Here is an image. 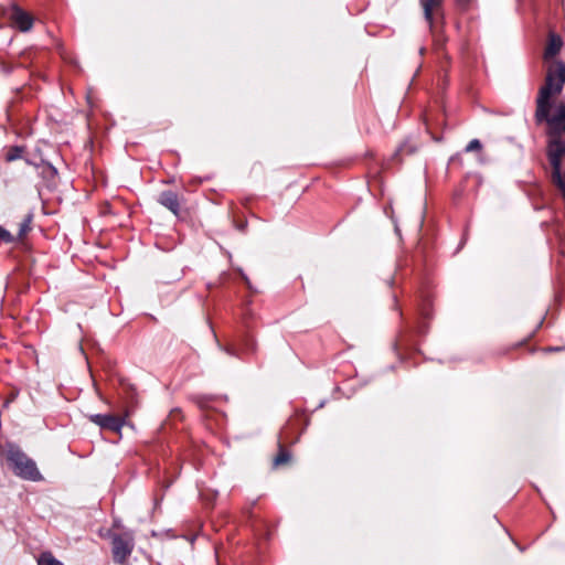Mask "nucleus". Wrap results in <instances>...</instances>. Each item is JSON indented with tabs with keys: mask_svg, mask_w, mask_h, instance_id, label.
I'll use <instances>...</instances> for the list:
<instances>
[{
	"mask_svg": "<svg viewBox=\"0 0 565 565\" xmlns=\"http://www.w3.org/2000/svg\"><path fill=\"white\" fill-rule=\"evenodd\" d=\"M548 125V159L552 167V181L561 191L565 200V103L561 102L551 109H546L544 120Z\"/></svg>",
	"mask_w": 565,
	"mask_h": 565,
	"instance_id": "1",
	"label": "nucleus"
},
{
	"mask_svg": "<svg viewBox=\"0 0 565 565\" xmlns=\"http://www.w3.org/2000/svg\"><path fill=\"white\" fill-rule=\"evenodd\" d=\"M4 457L12 472L23 479L30 481H41L43 479L38 466L22 449L14 444H7Z\"/></svg>",
	"mask_w": 565,
	"mask_h": 565,
	"instance_id": "2",
	"label": "nucleus"
},
{
	"mask_svg": "<svg viewBox=\"0 0 565 565\" xmlns=\"http://www.w3.org/2000/svg\"><path fill=\"white\" fill-rule=\"evenodd\" d=\"M564 78L562 74L556 71V62H554L548 68L546 83L540 89L536 99L535 120L537 124L543 122L544 118H546V109L552 108L550 99L552 95L558 94L562 90Z\"/></svg>",
	"mask_w": 565,
	"mask_h": 565,
	"instance_id": "3",
	"label": "nucleus"
},
{
	"mask_svg": "<svg viewBox=\"0 0 565 565\" xmlns=\"http://www.w3.org/2000/svg\"><path fill=\"white\" fill-rule=\"evenodd\" d=\"M135 547L134 536L130 533L115 534L111 537V552L114 562L126 565Z\"/></svg>",
	"mask_w": 565,
	"mask_h": 565,
	"instance_id": "4",
	"label": "nucleus"
},
{
	"mask_svg": "<svg viewBox=\"0 0 565 565\" xmlns=\"http://www.w3.org/2000/svg\"><path fill=\"white\" fill-rule=\"evenodd\" d=\"M443 2L444 0H426V21L429 22L435 38L439 35L444 22Z\"/></svg>",
	"mask_w": 565,
	"mask_h": 565,
	"instance_id": "5",
	"label": "nucleus"
},
{
	"mask_svg": "<svg viewBox=\"0 0 565 565\" xmlns=\"http://www.w3.org/2000/svg\"><path fill=\"white\" fill-rule=\"evenodd\" d=\"M87 417L104 430L119 433L124 426V418L113 414H92Z\"/></svg>",
	"mask_w": 565,
	"mask_h": 565,
	"instance_id": "6",
	"label": "nucleus"
},
{
	"mask_svg": "<svg viewBox=\"0 0 565 565\" xmlns=\"http://www.w3.org/2000/svg\"><path fill=\"white\" fill-rule=\"evenodd\" d=\"M158 202L175 216H180L181 201L175 192L171 190L162 191L158 196Z\"/></svg>",
	"mask_w": 565,
	"mask_h": 565,
	"instance_id": "7",
	"label": "nucleus"
},
{
	"mask_svg": "<svg viewBox=\"0 0 565 565\" xmlns=\"http://www.w3.org/2000/svg\"><path fill=\"white\" fill-rule=\"evenodd\" d=\"M12 21L14 25L22 32H28L33 26V18L31 14L18 7L13 8Z\"/></svg>",
	"mask_w": 565,
	"mask_h": 565,
	"instance_id": "8",
	"label": "nucleus"
},
{
	"mask_svg": "<svg viewBox=\"0 0 565 565\" xmlns=\"http://www.w3.org/2000/svg\"><path fill=\"white\" fill-rule=\"evenodd\" d=\"M562 45H563V41L558 35H556L554 33L550 34L548 43L545 49V57L550 58V57L555 56L561 51Z\"/></svg>",
	"mask_w": 565,
	"mask_h": 565,
	"instance_id": "9",
	"label": "nucleus"
},
{
	"mask_svg": "<svg viewBox=\"0 0 565 565\" xmlns=\"http://www.w3.org/2000/svg\"><path fill=\"white\" fill-rule=\"evenodd\" d=\"M291 460L290 451L285 448L281 444H279L278 454L275 456L273 460L274 467H279L289 463Z\"/></svg>",
	"mask_w": 565,
	"mask_h": 565,
	"instance_id": "10",
	"label": "nucleus"
},
{
	"mask_svg": "<svg viewBox=\"0 0 565 565\" xmlns=\"http://www.w3.org/2000/svg\"><path fill=\"white\" fill-rule=\"evenodd\" d=\"M25 151V148L23 146H11L8 148L4 158L7 162H12L14 160H18L22 157L23 152Z\"/></svg>",
	"mask_w": 565,
	"mask_h": 565,
	"instance_id": "11",
	"label": "nucleus"
},
{
	"mask_svg": "<svg viewBox=\"0 0 565 565\" xmlns=\"http://www.w3.org/2000/svg\"><path fill=\"white\" fill-rule=\"evenodd\" d=\"M38 565H64L51 552H43L38 558Z\"/></svg>",
	"mask_w": 565,
	"mask_h": 565,
	"instance_id": "12",
	"label": "nucleus"
},
{
	"mask_svg": "<svg viewBox=\"0 0 565 565\" xmlns=\"http://www.w3.org/2000/svg\"><path fill=\"white\" fill-rule=\"evenodd\" d=\"M32 216L28 215V217L20 224L19 237H23L30 230Z\"/></svg>",
	"mask_w": 565,
	"mask_h": 565,
	"instance_id": "13",
	"label": "nucleus"
},
{
	"mask_svg": "<svg viewBox=\"0 0 565 565\" xmlns=\"http://www.w3.org/2000/svg\"><path fill=\"white\" fill-rule=\"evenodd\" d=\"M415 151H417V148H414L412 147L408 142H405L404 145L401 146V148L398 149L397 151V154L398 156H403L405 153L407 154H412L414 153Z\"/></svg>",
	"mask_w": 565,
	"mask_h": 565,
	"instance_id": "14",
	"label": "nucleus"
},
{
	"mask_svg": "<svg viewBox=\"0 0 565 565\" xmlns=\"http://www.w3.org/2000/svg\"><path fill=\"white\" fill-rule=\"evenodd\" d=\"M0 239L6 243H11L13 242V236L9 231L0 226Z\"/></svg>",
	"mask_w": 565,
	"mask_h": 565,
	"instance_id": "15",
	"label": "nucleus"
},
{
	"mask_svg": "<svg viewBox=\"0 0 565 565\" xmlns=\"http://www.w3.org/2000/svg\"><path fill=\"white\" fill-rule=\"evenodd\" d=\"M481 149V143L478 139H472L466 147V151L467 152H471V151H475V150H480Z\"/></svg>",
	"mask_w": 565,
	"mask_h": 565,
	"instance_id": "16",
	"label": "nucleus"
},
{
	"mask_svg": "<svg viewBox=\"0 0 565 565\" xmlns=\"http://www.w3.org/2000/svg\"><path fill=\"white\" fill-rule=\"evenodd\" d=\"M556 71L562 74L565 83V64L561 61H556Z\"/></svg>",
	"mask_w": 565,
	"mask_h": 565,
	"instance_id": "17",
	"label": "nucleus"
},
{
	"mask_svg": "<svg viewBox=\"0 0 565 565\" xmlns=\"http://www.w3.org/2000/svg\"><path fill=\"white\" fill-rule=\"evenodd\" d=\"M246 350L250 351L252 353L256 351V343L253 340H248L246 343Z\"/></svg>",
	"mask_w": 565,
	"mask_h": 565,
	"instance_id": "18",
	"label": "nucleus"
},
{
	"mask_svg": "<svg viewBox=\"0 0 565 565\" xmlns=\"http://www.w3.org/2000/svg\"><path fill=\"white\" fill-rule=\"evenodd\" d=\"M473 0H457L458 4L461 7V8H467L468 6H470L472 3Z\"/></svg>",
	"mask_w": 565,
	"mask_h": 565,
	"instance_id": "19",
	"label": "nucleus"
},
{
	"mask_svg": "<svg viewBox=\"0 0 565 565\" xmlns=\"http://www.w3.org/2000/svg\"><path fill=\"white\" fill-rule=\"evenodd\" d=\"M236 227H237V230H239V231L244 232V231L246 230V227H247V222H246V221H244V222H237V223H236Z\"/></svg>",
	"mask_w": 565,
	"mask_h": 565,
	"instance_id": "20",
	"label": "nucleus"
},
{
	"mask_svg": "<svg viewBox=\"0 0 565 565\" xmlns=\"http://www.w3.org/2000/svg\"><path fill=\"white\" fill-rule=\"evenodd\" d=\"M418 53H419L420 55H424V46H420V47L418 49Z\"/></svg>",
	"mask_w": 565,
	"mask_h": 565,
	"instance_id": "21",
	"label": "nucleus"
},
{
	"mask_svg": "<svg viewBox=\"0 0 565 565\" xmlns=\"http://www.w3.org/2000/svg\"><path fill=\"white\" fill-rule=\"evenodd\" d=\"M245 280H246L247 286L250 288L249 280H247V278H245Z\"/></svg>",
	"mask_w": 565,
	"mask_h": 565,
	"instance_id": "22",
	"label": "nucleus"
},
{
	"mask_svg": "<svg viewBox=\"0 0 565 565\" xmlns=\"http://www.w3.org/2000/svg\"><path fill=\"white\" fill-rule=\"evenodd\" d=\"M419 2L422 3V6H424V0H419Z\"/></svg>",
	"mask_w": 565,
	"mask_h": 565,
	"instance_id": "23",
	"label": "nucleus"
}]
</instances>
